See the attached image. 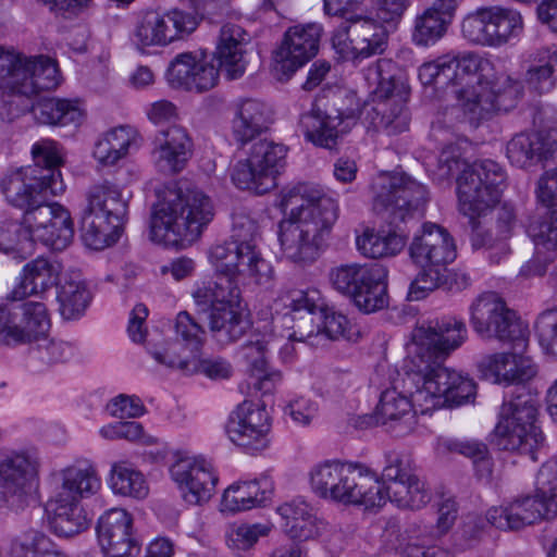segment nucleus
<instances>
[{
  "mask_svg": "<svg viewBox=\"0 0 557 557\" xmlns=\"http://www.w3.org/2000/svg\"><path fill=\"white\" fill-rule=\"evenodd\" d=\"M465 322L443 317L418 325L408 344V364L403 391L388 388L375 408L377 423H391L400 433L413 430L416 417L430 416L447 407L470 403L476 386L472 379L443 366V361L467 339Z\"/></svg>",
  "mask_w": 557,
  "mask_h": 557,
  "instance_id": "obj_1",
  "label": "nucleus"
},
{
  "mask_svg": "<svg viewBox=\"0 0 557 557\" xmlns=\"http://www.w3.org/2000/svg\"><path fill=\"white\" fill-rule=\"evenodd\" d=\"M418 79L424 87L451 82L457 86V108L463 120L476 125L496 111L513 108L522 94V84L510 75L497 71L488 57L474 51H448L423 61L417 69Z\"/></svg>",
  "mask_w": 557,
  "mask_h": 557,
  "instance_id": "obj_2",
  "label": "nucleus"
},
{
  "mask_svg": "<svg viewBox=\"0 0 557 557\" xmlns=\"http://www.w3.org/2000/svg\"><path fill=\"white\" fill-rule=\"evenodd\" d=\"M457 171H461L457 177L458 207L472 226L473 248L491 249L499 245L504 250V242L510 238L518 227L513 207L509 203L502 205L497 209L494 226L486 232L481 225L499 202L506 178L502 166L492 160L468 164L460 159V153H456L454 147L448 146L440 154L434 175L438 181H444Z\"/></svg>",
  "mask_w": 557,
  "mask_h": 557,
  "instance_id": "obj_3",
  "label": "nucleus"
},
{
  "mask_svg": "<svg viewBox=\"0 0 557 557\" xmlns=\"http://www.w3.org/2000/svg\"><path fill=\"white\" fill-rule=\"evenodd\" d=\"M278 208L285 214L278 225L282 258L314 260L339 216L338 199L319 184L300 183L282 191Z\"/></svg>",
  "mask_w": 557,
  "mask_h": 557,
  "instance_id": "obj_4",
  "label": "nucleus"
},
{
  "mask_svg": "<svg viewBox=\"0 0 557 557\" xmlns=\"http://www.w3.org/2000/svg\"><path fill=\"white\" fill-rule=\"evenodd\" d=\"M213 218L212 199L202 190L166 187L153 206L149 239L163 247L185 248L198 240Z\"/></svg>",
  "mask_w": 557,
  "mask_h": 557,
  "instance_id": "obj_5",
  "label": "nucleus"
},
{
  "mask_svg": "<svg viewBox=\"0 0 557 557\" xmlns=\"http://www.w3.org/2000/svg\"><path fill=\"white\" fill-rule=\"evenodd\" d=\"M35 163L9 169L0 175V193L4 201L24 212L33 210L47 195L60 196L65 184L58 166L62 162L60 148L52 140L33 145Z\"/></svg>",
  "mask_w": 557,
  "mask_h": 557,
  "instance_id": "obj_6",
  "label": "nucleus"
},
{
  "mask_svg": "<svg viewBox=\"0 0 557 557\" xmlns=\"http://www.w3.org/2000/svg\"><path fill=\"white\" fill-rule=\"evenodd\" d=\"M102 487L96 466L89 460H76L59 471V484L45 505L50 530L61 537L76 535L89 521L82 500L95 496Z\"/></svg>",
  "mask_w": 557,
  "mask_h": 557,
  "instance_id": "obj_7",
  "label": "nucleus"
},
{
  "mask_svg": "<svg viewBox=\"0 0 557 557\" xmlns=\"http://www.w3.org/2000/svg\"><path fill=\"white\" fill-rule=\"evenodd\" d=\"M308 480L312 493L330 503L373 509L383 502L379 474L361 462L324 460L310 469Z\"/></svg>",
  "mask_w": 557,
  "mask_h": 557,
  "instance_id": "obj_8",
  "label": "nucleus"
},
{
  "mask_svg": "<svg viewBox=\"0 0 557 557\" xmlns=\"http://www.w3.org/2000/svg\"><path fill=\"white\" fill-rule=\"evenodd\" d=\"M391 60L381 59L363 71L369 88L370 100L358 108V116L367 128L382 132L388 136L397 135L408 128L409 117L406 101L410 86L405 77H397Z\"/></svg>",
  "mask_w": 557,
  "mask_h": 557,
  "instance_id": "obj_9",
  "label": "nucleus"
},
{
  "mask_svg": "<svg viewBox=\"0 0 557 557\" xmlns=\"http://www.w3.org/2000/svg\"><path fill=\"white\" fill-rule=\"evenodd\" d=\"M409 255L421 268L408 290L409 299L417 301L445 283L447 264L456 259L457 250L453 236L445 227L426 222L414 234L409 246Z\"/></svg>",
  "mask_w": 557,
  "mask_h": 557,
  "instance_id": "obj_10",
  "label": "nucleus"
},
{
  "mask_svg": "<svg viewBox=\"0 0 557 557\" xmlns=\"http://www.w3.org/2000/svg\"><path fill=\"white\" fill-rule=\"evenodd\" d=\"M127 202L115 184L102 182L86 193L85 206L79 215L81 236L94 250H102L115 244L122 232V221Z\"/></svg>",
  "mask_w": 557,
  "mask_h": 557,
  "instance_id": "obj_11",
  "label": "nucleus"
},
{
  "mask_svg": "<svg viewBox=\"0 0 557 557\" xmlns=\"http://www.w3.org/2000/svg\"><path fill=\"white\" fill-rule=\"evenodd\" d=\"M41 460L37 448L9 450L0 460V512H20L35 500Z\"/></svg>",
  "mask_w": 557,
  "mask_h": 557,
  "instance_id": "obj_12",
  "label": "nucleus"
},
{
  "mask_svg": "<svg viewBox=\"0 0 557 557\" xmlns=\"http://www.w3.org/2000/svg\"><path fill=\"white\" fill-rule=\"evenodd\" d=\"M214 270L228 283L227 288L265 286L273 281L272 264L263 258L258 243H223L208 252Z\"/></svg>",
  "mask_w": 557,
  "mask_h": 557,
  "instance_id": "obj_13",
  "label": "nucleus"
},
{
  "mask_svg": "<svg viewBox=\"0 0 557 557\" xmlns=\"http://www.w3.org/2000/svg\"><path fill=\"white\" fill-rule=\"evenodd\" d=\"M199 26L197 15L178 9L140 11L129 33V41L141 54L185 40Z\"/></svg>",
  "mask_w": 557,
  "mask_h": 557,
  "instance_id": "obj_14",
  "label": "nucleus"
},
{
  "mask_svg": "<svg viewBox=\"0 0 557 557\" xmlns=\"http://www.w3.org/2000/svg\"><path fill=\"white\" fill-rule=\"evenodd\" d=\"M287 147L269 140L252 144L231 166L232 183L239 189L263 195L277 186L286 165Z\"/></svg>",
  "mask_w": 557,
  "mask_h": 557,
  "instance_id": "obj_15",
  "label": "nucleus"
},
{
  "mask_svg": "<svg viewBox=\"0 0 557 557\" xmlns=\"http://www.w3.org/2000/svg\"><path fill=\"white\" fill-rule=\"evenodd\" d=\"M524 32L522 13L509 5L479 7L461 21V35L472 45L502 48L518 40Z\"/></svg>",
  "mask_w": 557,
  "mask_h": 557,
  "instance_id": "obj_16",
  "label": "nucleus"
},
{
  "mask_svg": "<svg viewBox=\"0 0 557 557\" xmlns=\"http://www.w3.org/2000/svg\"><path fill=\"white\" fill-rule=\"evenodd\" d=\"M57 63L47 57H27L0 47V88L21 96H33L60 84Z\"/></svg>",
  "mask_w": 557,
  "mask_h": 557,
  "instance_id": "obj_17",
  "label": "nucleus"
},
{
  "mask_svg": "<svg viewBox=\"0 0 557 557\" xmlns=\"http://www.w3.org/2000/svg\"><path fill=\"white\" fill-rule=\"evenodd\" d=\"M387 270L379 263L342 264L331 270L332 286L349 296L362 312L371 313L387 306Z\"/></svg>",
  "mask_w": 557,
  "mask_h": 557,
  "instance_id": "obj_18",
  "label": "nucleus"
},
{
  "mask_svg": "<svg viewBox=\"0 0 557 557\" xmlns=\"http://www.w3.org/2000/svg\"><path fill=\"white\" fill-rule=\"evenodd\" d=\"M536 416L535 400L530 395L505 403L492 442L499 449L530 455L535 460L534 451L543 443L542 432L536 425Z\"/></svg>",
  "mask_w": 557,
  "mask_h": 557,
  "instance_id": "obj_19",
  "label": "nucleus"
},
{
  "mask_svg": "<svg viewBox=\"0 0 557 557\" xmlns=\"http://www.w3.org/2000/svg\"><path fill=\"white\" fill-rule=\"evenodd\" d=\"M358 16H345V26L332 36V46L344 60H362L383 52L387 42L386 24L369 12L368 5L358 10Z\"/></svg>",
  "mask_w": 557,
  "mask_h": 557,
  "instance_id": "obj_20",
  "label": "nucleus"
},
{
  "mask_svg": "<svg viewBox=\"0 0 557 557\" xmlns=\"http://www.w3.org/2000/svg\"><path fill=\"white\" fill-rule=\"evenodd\" d=\"M469 321L482 338L518 342L525 347L528 329L496 293L480 294L469 307Z\"/></svg>",
  "mask_w": 557,
  "mask_h": 557,
  "instance_id": "obj_21",
  "label": "nucleus"
},
{
  "mask_svg": "<svg viewBox=\"0 0 557 557\" xmlns=\"http://www.w3.org/2000/svg\"><path fill=\"white\" fill-rule=\"evenodd\" d=\"M168 471L187 505L201 506L215 493L219 473L212 461L203 456L176 450L172 453Z\"/></svg>",
  "mask_w": 557,
  "mask_h": 557,
  "instance_id": "obj_22",
  "label": "nucleus"
},
{
  "mask_svg": "<svg viewBox=\"0 0 557 557\" xmlns=\"http://www.w3.org/2000/svg\"><path fill=\"white\" fill-rule=\"evenodd\" d=\"M324 28L318 22L296 24L286 29L273 51L272 72L278 81L289 79L319 52Z\"/></svg>",
  "mask_w": 557,
  "mask_h": 557,
  "instance_id": "obj_23",
  "label": "nucleus"
},
{
  "mask_svg": "<svg viewBox=\"0 0 557 557\" xmlns=\"http://www.w3.org/2000/svg\"><path fill=\"white\" fill-rule=\"evenodd\" d=\"M24 233L35 246L40 243L53 250L65 249L74 238L71 211L60 202L46 199L33 210L23 213Z\"/></svg>",
  "mask_w": 557,
  "mask_h": 557,
  "instance_id": "obj_24",
  "label": "nucleus"
},
{
  "mask_svg": "<svg viewBox=\"0 0 557 557\" xmlns=\"http://www.w3.org/2000/svg\"><path fill=\"white\" fill-rule=\"evenodd\" d=\"M203 297L210 302L209 327L218 343L236 342L250 327L246 308L240 301V290L215 284L214 288L207 289Z\"/></svg>",
  "mask_w": 557,
  "mask_h": 557,
  "instance_id": "obj_25",
  "label": "nucleus"
},
{
  "mask_svg": "<svg viewBox=\"0 0 557 557\" xmlns=\"http://www.w3.org/2000/svg\"><path fill=\"white\" fill-rule=\"evenodd\" d=\"M271 430L272 417L260 401H243L231 412L226 423L230 441L250 455L269 448Z\"/></svg>",
  "mask_w": 557,
  "mask_h": 557,
  "instance_id": "obj_26",
  "label": "nucleus"
},
{
  "mask_svg": "<svg viewBox=\"0 0 557 557\" xmlns=\"http://www.w3.org/2000/svg\"><path fill=\"white\" fill-rule=\"evenodd\" d=\"M51 322L44 301L0 307V343L21 344L46 338Z\"/></svg>",
  "mask_w": 557,
  "mask_h": 557,
  "instance_id": "obj_27",
  "label": "nucleus"
},
{
  "mask_svg": "<svg viewBox=\"0 0 557 557\" xmlns=\"http://www.w3.org/2000/svg\"><path fill=\"white\" fill-rule=\"evenodd\" d=\"M373 188L374 208L386 210L394 221H405L420 212L426 202L425 187L406 175L382 174L373 184Z\"/></svg>",
  "mask_w": 557,
  "mask_h": 557,
  "instance_id": "obj_28",
  "label": "nucleus"
},
{
  "mask_svg": "<svg viewBox=\"0 0 557 557\" xmlns=\"http://www.w3.org/2000/svg\"><path fill=\"white\" fill-rule=\"evenodd\" d=\"M165 77L173 89L203 94L218 86L220 70L207 51L198 49L176 54Z\"/></svg>",
  "mask_w": 557,
  "mask_h": 557,
  "instance_id": "obj_29",
  "label": "nucleus"
},
{
  "mask_svg": "<svg viewBox=\"0 0 557 557\" xmlns=\"http://www.w3.org/2000/svg\"><path fill=\"white\" fill-rule=\"evenodd\" d=\"M283 306L288 309L284 314L273 315V323L276 327L278 322L284 325L293 323V331L288 333L289 338L311 341L314 334L313 313L321 312L324 308V299L319 289L308 287L306 289H293L280 296L275 301L276 309Z\"/></svg>",
  "mask_w": 557,
  "mask_h": 557,
  "instance_id": "obj_30",
  "label": "nucleus"
},
{
  "mask_svg": "<svg viewBox=\"0 0 557 557\" xmlns=\"http://www.w3.org/2000/svg\"><path fill=\"white\" fill-rule=\"evenodd\" d=\"M97 542L107 557H134L140 545L134 532L132 513L122 507L106 510L97 520Z\"/></svg>",
  "mask_w": 557,
  "mask_h": 557,
  "instance_id": "obj_31",
  "label": "nucleus"
},
{
  "mask_svg": "<svg viewBox=\"0 0 557 557\" xmlns=\"http://www.w3.org/2000/svg\"><path fill=\"white\" fill-rule=\"evenodd\" d=\"M274 496V482L265 474L242 478L232 482L223 491L220 511L237 515L268 507Z\"/></svg>",
  "mask_w": 557,
  "mask_h": 557,
  "instance_id": "obj_32",
  "label": "nucleus"
},
{
  "mask_svg": "<svg viewBox=\"0 0 557 557\" xmlns=\"http://www.w3.org/2000/svg\"><path fill=\"white\" fill-rule=\"evenodd\" d=\"M193 153V139L187 129L172 125L160 131L154 139L151 158L156 169L164 174H177L186 166Z\"/></svg>",
  "mask_w": 557,
  "mask_h": 557,
  "instance_id": "obj_33",
  "label": "nucleus"
},
{
  "mask_svg": "<svg viewBox=\"0 0 557 557\" xmlns=\"http://www.w3.org/2000/svg\"><path fill=\"white\" fill-rule=\"evenodd\" d=\"M64 273L59 261L36 258L22 268L14 286L7 294V299L21 301L29 296H44L53 286L58 287Z\"/></svg>",
  "mask_w": 557,
  "mask_h": 557,
  "instance_id": "obj_34",
  "label": "nucleus"
},
{
  "mask_svg": "<svg viewBox=\"0 0 557 557\" xmlns=\"http://www.w3.org/2000/svg\"><path fill=\"white\" fill-rule=\"evenodd\" d=\"M143 145L139 131L132 125H119L103 132L94 143L91 157L100 168L116 165Z\"/></svg>",
  "mask_w": 557,
  "mask_h": 557,
  "instance_id": "obj_35",
  "label": "nucleus"
},
{
  "mask_svg": "<svg viewBox=\"0 0 557 557\" xmlns=\"http://www.w3.org/2000/svg\"><path fill=\"white\" fill-rule=\"evenodd\" d=\"M356 116H358V108L341 109L334 114L315 111L302 116L301 127L308 141L331 149L348 131L350 121Z\"/></svg>",
  "mask_w": 557,
  "mask_h": 557,
  "instance_id": "obj_36",
  "label": "nucleus"
},
{
  "mask_svg": "<svg viewBox=\"0 0 557 557\" xmlns=\"http://www.w3.org/2000/svg\"><path fill=\"white\" fill-rule=\"evenodd\" d=\"M255 336V339H250L242 347V356L247 363L248 386L265 395L281 382L282 374L268 367L267 355L270 339H265V336L262 338H259L258 335Z\"/></svg>",
  "mask_w": 557,
  "mask_h": 557,
  "instance_id": "obj_37",
  "label": "nucleus"
},
{
  "mask_svg": "<svg viewBox=\"0 0 557 557\" xmlns=\"http://www.w3.org/2000/svg\"><path fill=\"white\" fill-rule=\"evenodd\" d=\"M248 34L238 25L227 24L221 29L214 57L227 78L240 77L247 67Z\"/></svg>",
  "mask_w": 557,
  "mask_h": 557,
  "instance_id": "obj_38",
  "label": "nucleus"
},
{
  "mask_svg": "<svg viewBox=\"0 0 557 557\" xmlns=\"http://www.w3.org/2000/svg\"><path fill=\"white\" fill-rule=\"evenodd\" d=\"M272 124L270 108L257 99H243L235 103L232 134L237 141L246 143L267 132Z\"/></svg>",
  "mask_w": 557,
  "mask_h": 557,
  "instance_id": "obj_39",
  "label": "nucleus"
},
{
  "mask_svg": "<svg viewBox=\"0 0 557 557\" xmlns=\"http://www.w3.org/2000/svg\"><path fill=\"white\" fill-rule=\"evenodd\" d=\"M529 233L533 239L535 252L520 270V275L527 278L543 275L547 264L557 257V211L552 213L548 221L536 227L532 226Z\"/></svg>",
  "mask_w": 557,
  "mask_h": 557,
  "instance_id": "obj_40",
  "label": "nucleus"
},
{
  "mask_svg": "<svg viewBox=\"0 0 557 557\" xmlns=\"http://www.w3.org/2000/svg\"><path fill=\"white\" fill-rule=\"evenodd\" d=\"M407 235L397 226L368 227L356 239L358 250L369 258L398 255L406 246Z\"/></svg>",
  "mask_w": 557,
  "mask_h": 557,
  "instance_id": "obj_41",
  "label": "nucleus"
},
{
  "mask_svg": "<svg viewBox=\"0 0 557 557\" xmlns=\"http://www.w3.org/2000/svg\"><path fill=\"white\" fill-rule=\"evenodd\" d=\"M32 112L45 125L79 126L86 119V108L77 99L42 98L33 106Z\"/></svg>",
  "mask_w": 557,
  "mask_h": 557,
  "instance_id": "obj_42",
  "label": "nucleus"
},
{
  "mask_svg": "<svg viewBox=\"0 0 557 557\" xmlns=\"http://www.w3.org/2000/svg\"><path fill=\"white\" fill-rule=\"evenodd\" d=\"M91 296L86 282L77 271H66L58 283L57 300L64 319L81 317L90 302Z\"/></svg>",
  "mask_w": 557,
  "mask_h": 557,
  "instance_id": "obj_43",
  "label": "nucleus"
},
{
  "mask_svg": "<svg viewBox=\"0 0 557 557\" xmlns=\"http://www.w3.org/2000/svg\"><path fill=\"white\" fill-rule=\"evenodd\" d=\"M383 502L373 509L382 508L387 502L395 504L404 509H420L431 499L429 490L423 481L417 475L400 482H394L391 485H384L380 481Z\"/></svg>",
  "mask_w": 557,
  "mask_h": 557,
  "instance_id": "obj_44",
  "label": "nucleus"
},
{
  "mask_svg": "<svg viewBox=\"0 0 557 557\" xmlns=\"http://www.w3.org/2000/svg\"><path fill=\"white\" fill-rule=\"evenodd\" d=\"M108 485L114 495L144 499L149 494V484L145 474L127 461L111 465Z\"/></svg>",
  "mask_w": 557,
  "mask_h": 557,
  "instance_id": "obj_45",
  "label": "nucleus"
},
{
  "mask_svg": "<svg viewBox=\"0 0 557 557\" xmlns=\"http://www.w3.org/2000/svg\"><path fill=\"white\" fill-rule=\"evenodd\" d=\"M434 450L438 457L460 454L473 461L480 476H488L492 472V462L485 444L474 440H456L447 436L437 437Z\"/></svg>",
  "mask_w": 557,
  "mask_h": 557,
  "instance_id": "obj_46",
  "label": "nucleus"
},
{
  "mask_svg": "<svg viewBox=\"0 0 557 557\" xmlns=\"http://www.w3.org/2000/svg\"><path fill=\"white\" fill-rule=\"evenodd\" d=\"M543 135L540 133H520L515 135L507 144L506 156L509 162L517 168H529L542 159H547Z\"/></svg>",
  "mask_w": 557,
  "mask_h": 557,
  "instance_id": "obj_47",
  "label": "nucleus"
},
{
  "mask_svg": "<svg viewBox=\"0 0 557 557\" xmlns=\"http://www.w3.org/2000/svg\"><path fill=\"white\" fill-rule=\"evenodd\" d=\"M319 336L331 341L356 343L361 337V332L345 313L334 307L324 306L319 313V324L314 326L312 338Z\"/></svg>",
  "mask_w": 557,
  "mask_h": 557,
  "instance_id": "obj_48",
  "label": "nucleus"
},
{
  "mask_svg": "<svg viewBox=\"0 0 557 557\" xmlns=\"http://www.w3.org/2000/svg\"><path fill=\"white\" fill-rule=\"evenodd\" d=\"M525 73V83L539 92H548L555 87L554 66L557 63V47H544L532 53Z\"/></svg>",
  "mask_w": 557,
  "mask_h": 557,
  "instance_id": "obj_49",
  "label": "nucleus"
},
{
  "mask_svg": "<svg viewBox=\"0 0 557 557\" xmlns=\"http://www.w3.org/2000/svg\"><path fill=\"white\" fill-rule=\"evenodd\" d=\"M285 532L293 540H320L322 543L332 546L337 545V543H341L343 540V533L341 530L336 525L319 518L314 509L297 523L286 528Z\"/></svg>",
  "mask_w": 557,
  "mask_h": 557,
  "instance_id": "obj_50",
  "label": "nucleus"
},
{
  "mask_svg": "<svg viewBox=\"0 0 557 557\" xmlns=\"http://www.w3.org/2000/svg\"><path fill=\"white\" fill-rule=\"evenodd\" d=\"M149 354L161 366L188 374L195 372L197 356L177 339L154 344L149 348Z\"/></svg>",
  "mask_w": 557,
  "mask_h": 557,
  "instance_id": "obj_51",
  "label": "nucleus"
},
{
  "mask_svg": "<svg viewBox=\"0 0 557 557\" xmlns=\"http://www.w3.org/2000/svg\"><path fill=\"white\" fill-rule=\"evenodd\" d=\"M270 523H239L231 525L225 533L227 548L237 557H244L261 537L270 534Z\"/></svg>",
  "mask_w": 557,
  "mask_h": 557,
  "instance_id": "obj_52",
  "label": "nucleus"
},
{
  "mask_svg": "<svg viewBox=\"0 0 557 557\" xmlns=\"http://www.w3.org/2000/svg\"><path fill=\"white\" fill-rule=\"evenodd\" d=\"M34 245L29 235L24 233L21 223H0V253L18 262L34 255Z\"/></svg>",
  "mask_w": 557,
  "mask_h": 557,
  "instance_id": "obj_53",
  "label": "nucleus"
},
{
  "mask_svg": "<svg viewBox=\"0 0 557 557\" xmlns=\"http://www.w3.org/2000/svg\"><path fill=\"white\" fill-rule=\"evenodd\" d=\"M450 25L426 10L417 14L410 30L411 42L419 48H431L442 40Z\"/></svg>",
  "mask_w": 557,
  "mask_h": 557,
  "instance_id": "obj_54",
  "label": "nucleus"
},
{
  "mask_svg": "<svg viewBox=\"0 0 557 557\" xmlns=\"http://www.w3.org/2000/svg\"><path fill=\"white\" fill-rule=\"evenodd\" d=\"M11 557H67L37 531H28L11 544Z\"/></svg>",
  "mask_w": 557,
  "mask_h": 557,
  "instance_id": "obj_55",
  "label": "nucleus"
},
{
  "mask_svg": "<svg viewBox=\"0 0 557 557\" xmlns=\"http://www.w3.org/2000/svg\"><path fill=\"white\" fill-rule=\"evenodd\" d=\"M536 373L534 360L524 351H506V386L525 384Z\"/></svg>",
  "mask_w": 557,
  "mask_h": 557,
  "instance_id": "obj_56",
  "label": "nucleus"
},
{
  "mask_svg": "<svg viewBox=\"0 0 557 557\" xmlns=\"http://www.w3.org/2000/svg\"><path fill=\"white\" fill-rule=\"evenodd\" d=\"M175 333V339L184 343L196 356L200 355L206 332L188 312L182 311L176 315Z\"/></svg>",
  "mask_w": 557,
  "mask_h": 557,
  "instance_id": "obj_57",
  "label": "nucleus"
},
{
  "mask_svg": "<svg viewBox=\"0 0 557 557\" xmlns=\"http://www.w3.org/2000/svg\"><path fill=\"white\" fill-rule=\"evenodd\" d=\"M520 517H523V513L519 498L492 507L486 512L487 521L499 530H518L528 525L527 521H516Z\"/></svg>",
  "mask_w": 557,
  "mask_h": 557,
  "instance_id": "obj_58",
  "label": "nucleus"
},
{
  "mask_svg": "<svg viewBox=\"0 0 557 557\" xmlns=\"http://www.w3.org/2000/svg\"><path fill=\"white\" fill-rule=\"evenodd\" d=\"M522 505L523 517L516 521H527L532 524L542 519H552L557 516V502L547 499L546 497H539L537 492L533 496H524L519 498Z\"/></svg>",
  "mask_w": 557,
  "mask_h": 557,
  "instance_id": "obj_59",
  "label": "nucleus"
},
{
  "mask_svg": "<svg viewBox=\"0 0 557 557\" xmlns=\"http://www.w3.org/2000/svg\"><path fill=\"white\" fill-rule=\"evenodd\" d=\"M476 371L482 380L506 386V351L481 356L476 361Z\"/></svg>",
  "mask_w": 557,
  "mask_h": 557,
  "instance_id": "obj_60",
  "label": "nucleus"
},
{
  "mask_svg": "<svg viewBox=\"0 0 557 557\" xmlns=\"http://www.w3.org/2000/svg\"><path fill=\"white\" fill-rule=\"evenodd\" d=\"M107 410L116 419H135L146 413L141 399L136 395L120 394L107 404Z\"/></svg>",
  "mask_w": 557,
  "mask_h": 557,
  "instance_id": "obj_61",
  "label": "nucleus"
},
{
  "mask_svg": "<svg viewBox=\"0 0 557 557\" xmlns=\"http://www.w3.org/2000/svg\"><path fill=\"white\" fill-rule=\"evenodd\" d=\"M539 342L543 351L557 359V311H547L536 322Z\"/></svg>",
  "mask_w": 557,
  "mask_h": 557,
  "instance_id": "obj_62",
  "label": "nucleus"
},
{
  "mask_svg": "<svg viewBox=\"0 0 557 557\" xmlns=\"http://www.w3.org/2000/svg\"><path fill=\"white\" fill-rule=\"evenodd\" d=\"M284 412L296 425L308 426L318 417L319 406L311 398L298 396L287 403Z\"/></svg>",
  "mask_w": 557,
  "mask_h": 557,
  "instance_id": "obj_63",
  "label": "nucleus"
},
{
  "mask_svg": "<svg viewBox=\"0 0 557 557\" xmlns=\"http://www.w3.org/2000/svg\"><path fill=\"white\" fill-rule=\"evenodd\" d=\"M535 488L539 497L547 499L557 498V457L552 458L540 468L536 479Z\"/></svg>",
  "mask_w": 557,
  "mask_h": 557,
  "instance_id": "obj_64",
  "label": "nucleus"
}]
</instances>
